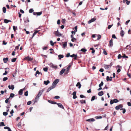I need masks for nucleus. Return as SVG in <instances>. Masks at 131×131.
<instances>
[{
  "label": "nucleus",
  "mask_w": 131,
  "mask_h": 131,
  "mask_svg": "<svg viewBox=\"0 0 131 131\" xmlns=\"http://www.w3.org/2000/svg\"><path fill=\"white\" fill-rule=\"evenodd\" d=\"M59 81V80L57 79L55 80L53 82L52 84V86L54 88H55L56 87V85L58 83Z\"/></svg>",
  "instance_id": "nucleus-1"
},
{
  "label": "nucleus",
  "mask_w": 131,
  "mask_h": 131,
  "mask_svg": "<svg viewBox=\"0 0 131 131\" xmlns=\"http://www.w3.org/2000/svg\"><path fill=\"white\" fill-rule=\"evenodd\" d=\"M112 65V64L111 63L110 65H108L107 64H104V67L105 69H107L109 68H111Z\"/></svg>",
  "instance_id": "nucleus-2"
},
{
  "label": "nucleus",
  "mask_w": 131,
  "mask_h": 131,
  "mask_svg": "<svg viewBox=\"0 0 131 131\" xmlns=\"http://www.w3.org/2000/svg\"><path fill=\"white\" fill-rule=\"evenodd\" d=\"M44 91V89H42V90H40L39 92L36 96L39 97L42 95Z\"/></svg>",
  "instance_id": "nucleus-3"
},
{
  "label": "nucleus",
  "mask_w": 131,
  "mask_h": 131,
  "mask_svg": "<svg viewBox=\"0 0 131 131\" xmlns=\"http://www.w3.org/2000/svg\"><path fill=\"white\" fill-rule=\"evenodd\" d=\"M53 34H55V36H56L57 37H60L61 36L62 34H61L59 32H58V33H56V32H54Z\"/></svg>",
  "instance_id": "nucleus-4"
},
{
  "label": "nucleus",
  "mask_w": 131,
  "mask_h": 131,
  "mask_svg": "<svg viewBox=\"0 0 131 131\" xmlns=\"http://www.w3.org/2000/svg\"><path fill=\"white\" fill-rule=\"evenodd\" d=\"M49 66L50 67L55 69H56L57 68V66L56 65H54L52 63H50L49 64Z\"/></svg>",
  "instance_id": "nucleus-5"
},
{
  "label": "nucleus",
  "mask_w": 131,
  "mask_h": 131,
  "mask_svg": "<svg viewBox=\"0 0 131 131\" xmlns=\"http://www.w3.org/2000/svg\"><path fill=\"white\" fill-rule=\"evenodd\" d=\"M123 106L122 104H120L119 105L116 106L115 107V109L116 110H118L121 108H122Z\"/></svg>",
  "instance_id": "nucleus-6"
},
{
  "label": "nucleus",
  "mask_w": 131,
  "mask_h": 131,
  "mask_svg": "<svg viewBox=\"0 0 131 131\" xmlns=\"http://www.w3.org/2000/svg\"><path fill=\"white\" fill-rule=\"evenodd\" d=\"M56 104L58 105V107H60V108H62L63 109H64V108L63 107V105L62 104L60 103H57Z\"/></svg>",
  "instance_id": "nucleus-7"
},
{
  "label": "nucleus",
  "mask_w": 131,
  "mask_h": 131,
  "mask_svg": "<svg viewBox=\"0 0 131 131\" xmlns=\"http://www.w3.org/2000/svg\"><path fill=\"white\" fill-rule=\"evenodd\" d=\"M25 88L21 89L19 90L18 92V94L19 95H22L23 93V91L24 90Z\"/></svg>",
  "instance_id": "nucleus-8"
},
{
  "label": "nucleus",
  "mask_w": 131,
  "mask_h": 131,
  "mask_svg": "<svg viewBox=\"0 0 131 131\" xmlns=\"http://www.w3.org/2000/svg\"><path fill=\"white\" fill-rule=\"evenodd\" d=\"M25 59L29 61H31L33 60V58L30 57L29 56H27L26 57H25Z\"/></svg>",
  "instance_id": "nucleus-9"
},
{
  "label": "nucleus",
  "mask_w": 131,
  "mask_h": 131,
  "mask_svg": "<svg viewBox=\"0 0 131 131\" xmlns=\"http://www.w3.org/2000/svg\"><path fill=\"white\" fill-rule=\"evenodd\" d=\"M76 93L75 91L73 93L72 95L73 96V98L74 99H76L77 97V96L76 95Z\"/></svg>",
  "instance_id": "nucleus-10"
},
{
  "label": "nucleus",
  "mask_w": 131,
  "mask_h": 131,
  "mask_svg": "<svg viewBox=\"0 0 131 131\" xmlns=\"http://www.w3.org/2000/svg\"><path fill=\"white\" fill-rule=\"evenodd\" d=\"M39 97L36 96L34 101V103L33 104V105H34L35 103L37 102L38 101L39 99Z\"/></svg>",
  "instance_id": "nucleus-11"
},
{
  "label": "nucleus",
  "mask_w": 131,
  "mask_h": 131,
  "mask_svg": "<svg viewBox=\"0 0 131 131\" xmlns=\"http://www.w3.org/2000/svg\"><path fill=\"white\" fill-rule=\"evenodd\" d=\"M96 20V19L95 18H92L90 20H89L88 21V23L89 24L95 21Z\"/></svg>",
  "instance_id": "nucleus-12"
},
{
  "label": "nucleus",
  "mask_w": 131,
  "mask_h": 131,
  "mask_svg": "<svg viewBox=\"0 0 131 131\" xmlns=\"http://www.w3.org/2000/svg\"><path fill=\"white\" fill-rule=\"evenodd\" d=\"M121 67L119 65L117 66L116 67V69H117L118 68V69H117V72L119 73L121 71V70L119 68Z\"/></svg>",
  "instance_id": "nucleus-13"
},
{
  "label": "nucleus",
  "mask_w": 131,
  "mask_h": 131,
  "mask_svg": "<svg viewBox=\"0 0 131 131\" xmlns=\"http://www.w3.org/2000/svg\"><path fill=\"white\" fill-rule=\"evenodd\" d=\"M70 57H71L73 58V57H74V59H76L77 57V54H73L72 55H71L70 56Z\"/></svg>",
  "instance_id": "nucleus-14"
},
{
  "label": "nucleus",
  "mask_w": 131,
  "mask_h": 131,
  "mask_svg": "<svg viewBox=\"0 0 131 131\" xmlns=\"http://www.w3.org/2000/svg\"><path fill=\"white\" fill-rule=\"evenodd\" d=\"M65 70L66 69H62L60 72V75H62L64 73Z\"/></svg>",
  "instance_id": "nucleus-15"
},
{
  "label": "nucleus",
  "mask_w": 131,
  "mask_h": 131,
  "mask_svg": "<svg viewBox=\"0 0 131 131\" xmlns=\"http://www.w3.org/2000/svg\"><path fill=\"white\" fill-rule=\"evenodd\" d=\"M8 88L10 89L13 90L14 89V85H9L8 86Z\"/></svg>",
  "instance_id": "nucleus-16"
},
{
  "label": "nucleus",
  "mask_w": 131,
  "mask_h": 131,
  "mask_svg": "<svg viewBox=\"0 0 131 131\" xmlns=\"http://www.w3.org/2000/svg\"><path fill=\"white\" fill-rule=\"evenodd\" d=\"M97 99V97L95 96H93L92 97L91 99V101H93L95 99Z\"/></svg>",
  "instance_id": "nucleus-17"
},
{
  "label": "nucleus",
  "mask_w": 131,
  "mask_h": 131,
  "mask_svg": "<svg viewBox=\"0 0 131 131\" xmlns=\"http://www.w3.org/2000/svg\"><path fill=\"white\" fill-rule=\"evenodd\" d=\"M110 45L111 47H112L113 45L112 39H111L109 41Z\"/></svg>",
  "instance_id": "nucleus-18"
},
{
  "label": "nucleus",
  "mask_w": 131,
  "mask_h": 131,
  "mask_svg": "<svg viewBox=\"0 0 131 131\" xmlns=\"http://www.w3.org/2000/svg\"><path fill=\"white\" fill-rule=\"evenodd\" d=\"M95 121V119L93 118H92L91 119H88L86 120V121L88 122H94Z\"/></svg>",
  "instance_id": "nucleus-19"
},
{
  "label": "nucleus",
  "mask_w": 131,
  "mask_h": 131,
  "mask_svg": "<svg viewBox=\"0 0 131 131\" xmlns=\"http://www.w3.org/2000/svg\"><path fill=\"white\" fill-rule=\"evenodd\" d=\"M11 21L10 20L7 19H4V22L6 24L8 23L9 22H11Z\"/></svg>",
  "instance_id": "nucleus-20"
},
{
  "label": "nucleus",
  "mask_w": 131,
  "mask_h": 131,
  "mask_svg": "<svg viewBox=\"0 0 131 131\" xmlns=\"http://www.w3.org/2000/svg\"><path fill=\"white\" fill-rule=\"evenodd\" d=\"M40 74L41 75L42 74L40 72H39L37 70L36 72V74H35V75L36 77H37L38 76H37V74Z\"/></svg>",
  "instance_id": "nucleus-21"
},
{
  "label": "nucleus",
  "mask_w": 131,
  "mask_h": 131,
  "mask_svg": "<svg viewBox=\"0 0 131 131\" xmlns=\"http://www.w3.org/2000/svg\"><path fill=\"white\" fill-rule=\"evenodd\" d=\"M8 58H4L3 59V60L4 62V63H6L8 61Z\"/></svg>",
  "instance_id": "nucleus-22"
},
{
  "label": "nucleus",
  "mask_w": 131,
  "mask_h": 131,
  "mask_svg": "<svg viewBox=\"0 0 131 131\" xmlns=\"http://www.w3.org/2000/svg\"><path fill=\"white\" fill-rule=\"evenodd\" d=\"M50 83V81L49 80H48L47 81H44V83L46 85H47L48 84Z\"/></svg>",
  "instance_id": "nucleus-23"
},
{
  "label": "nucleus",
  "mask_w": 131,
  "mask_h": 131,
  "mask_svg": "<svg viewBox=\"0 0 131 131\" xmlns=\"http://www.w3.org/2000/svg\"><path fill=\"white\" fill-rule=\"evenodd\" d=\"M67 43L66 42H64V43L63 44V48H64L67 46Z\"/></svg>",
  "instance_id": "nucleus-24"
},
{
  "label": "nucleus",
  "mask_w": 131,
  "mask_h": 131,
  "mask_svg": "<svg viewBox=\"0 0 131 131\" xmlns=\"http://www.w3.org/2000/svg\"><path fill=\"white\" fill-rule=\"evenodd\" d=\"M104 94L103 92L102 91H101L98 93V95L100 96H102Z\"/></svg>",
  "instance_id": "nucleus-25"
},
{
  "label": "nucleus",
  "mask_w": 131,
  "mask_h": 131,
  "mask_svg": "<svg viewBox=\"0 0 131 131\" xmlns=\"http://www.w3.org/2000/svg\"><path fill=\"white\" fill-rule=\"evenodd\" d=\"M81 85L80 83L79 82H78L76 85V86H79L78 88L79 89H80L81 88Z\"/></svg>",
  "instance_id": "nucleus-26"
},
{
  "label": "nucleus",
  "mask_w": 131,
  "mask_h": 131,
  "mask_svg": "<svg viewBox=\"0 0 131 131\" xmlns=\"http://www.w3.org/2000/svg\"><path fill=\"white\" fill-rule=\"evenodd\" d=\"M54 87H53L52 86L49 87L47 90V92H49L51 90L54 89Z\"/></svg>",
  "instance_id": "nucleus-27"
},
{
  "label": "nucleus",
  "mask_w": 131,
  "mask_h": 131,
  "mask_svg": "<svg viewBox=\"0 0 131 131\" xmlns=\"http://www.w3.org/2000/svg\"><path fill=\"white\" fill-rule=\"evenodd\" d=\"M48 101L50 103H51L52 104H57V103H56V102H55L53 101H51L50 100H48Z\"/></svg>",
  "instance_id": "nucleus-28"
},
{
  "label": "nucleus",
  "mask_w": 131,
  "mask_h": 131,
  "mask_svg": "<svg viewBox=\"0 0 131 131\" xmlns=\"http://www.w3.org/2000/svg\"><path fill=\"white\" fill-rule=\"evenodd\" d=\"M71 65L69 64V65L68 66L67 68V69L66 72L67 73H68V72L69 71V69L71 67Z\"/></svg>",
  "instance_id": "nucleus-29"
},
{
  "label": "nucleus",
  "mask_w": 131,
  "mask_h": 131,
  "mask_svg": "<svg viewBox=\"0 0 131 131\" xmlns=\"http://www.w3.org/2000/svg\"><path fill=\"white\" fill-rule=\"evenodd\" d=\"M14 96H15V94H13V93H11L10 94V96H9V99H10V97L13 98L14 97Z\"/></svg>",
  "instance_id": "nucleus-30"
},
{
  "label": "nucleus",
  "mask_w": 131,
  "mask_h": 131,
  "mask_svg": "<svg viewBox=\"0 0 131 131\" xmlns=\"http://www.w3.org/2000/svg\"><path fill=\"white\" fill-rule=\"evenodd\" d=\"M58 57L60 60L61 58H63L64 57L61 54L59 55L58 56Z\"/></svg>",
  "instance_id": "nucleus-31"
},
{
  "label": "nucleus",
  "mask_w": 131,
  "mask_h": 131,
  "mask_svg": "<svg viewBox=\"0 0 131 131\" xmlns=\"http://www.w3.org/2000/svg\"><path fill=\"white\" fill-rule=\"evenodd\" d=\"M120 34L122 37H123L124 35V31L123 30H122L121 31Z\"/></svg>",
  "instance_id": "nucleus-32"
},
{
  "label": "nucleus",
  "mask_w": 131,
  "mask_h": 131,
  "mask_svg": "<svg viewBox=\"0 0 131 131\" xmlns=\"http://www.w3.org/2000/svg\"><path fill=\"white\" fill-rule=\"evenodd\" d=\"M102 117L101 116H97L95 117V118L97 119H101Z\"/></svg>",
  "instance_id": "nucleus-33"
},
{
  "label": "nucleus",
  "mask_w": 131,
  "mask_h": 131,
  "mask_svg": "<svg viewBox=\"0 0 131 131\" xmlns=\"http://www.w3.org/2000/svg\"><path fill=\"white\" fill-rule=\"evenodd\" d=\"M6 9L5 7H3V10L4 13H5L6 12Z\"/></svg>",
  "instance_id": "nucleus-34"
},
{
  "label": "nucleus",
  "mask_w": 131,
  "mask_h": 131,
  "mask_svg": "<svg viewBox=\"0 0 131 131\" xmlns=\"http://www.w3.org/2000/svg\"><path fill=\"white\" fill-rule=\"evenodd\" d=\"M21 123L20 122H19L17 124V126L19 128H20L21 127Z\"/></svg>",
  "instance_id": "nucleus-35"
},
{
  "label": "nucleus",
  "mask_w": 131,
  "mask_h": 131,
  "mask_svg": "<svg viewBox=\"0 0 131 131\" xmlns=\"http://www.w3.org/2000/svg\"><path fill=\"white\" fill-rule=\"evenodd\" d=\"M114 103H117L119 102L118 100L116 99H114L113 100Z\"/></svg>",
  "instance_id": "nucleus-36"
},
{
  "label": "nucleus",
  "mask_w": 131,
  "mask_h": 131,
  "mask_svg": "<svg viewBox=\"0 0 131 131\" xmlns=\"http://www.w3.org/2000/svg\"><path fill=\"white\" fill-rule=\"evenodd\" d=\"M106 80L107 81H111L112 80V79H110L109 77L107 76L106 77Z\"/></svg>",
  "instance_id": "nucleus-37"
},
{
  "label": "nucleus",
  "mask_w": 131,
  "mask_h": 131,
  "mask_svg": "<svg viewBox=\"0 0 131 131\" xmlns=\"http://www.w3.org/2000/svg\"><path fill=\"white\" fill-rule=\"evenodd\" d=\"M42 13V12H37V16H40L41 14Z\"/></svg>",
  "instance_id": "nucleus-38"
},
{
  "label": "nucleus",
  "mask_w": 131,
  "mask_h": 131,
  "mask_svg": "<svg viewBox=\"0 0 131 131\" xmlns=\"http://www.w3.org/2000/svg\"><path fill=\"white\" fill-rule=\"evenodd\" d=\"M103 82L102 81L101 83H100L99 85V86L100 87H101L103 85Z\"/></svg>",
  "instance_id": "nucleus-39"
},
{
  "label": "nucleus",
  "mask_w": 131,
  "mask_h": 131,
  "mask_svg": "<svg viewBox=\"0 0 131 131\" xmlns=\"http://www.w3.org/2000/svg\"><path fill=\"white\" fill-rule=\"evenodd\" d=\"M80 51L83 52H85L87 51V50L84 48H82L81 50Z\"/></svg>",
  "instance_id": "nucleus-40"
},
{
  "label": "nucleus",
  "mask_w": 131,
  "mask_h": 131,
  "mask_svg": "<svg viewBox=\"0 0 131 131\" xmlns=\"http://www.w3.org/2000/svg\"><path fill=\"white\" fill-rule=\"evenodd\" d=\"M16 60V58H13L11 60V61L12 62H15Z\"/></svg>",
  "instance_id": "nucleus-41"
},
{
  "label": "nucleus",
  "mask_w": 131,
  "mask_h": 131,
  "mask_svg": "<svg viewBox=\"0 0 131 131\" xmlns=\"http://www.w3.org/2000/svg\"><path fill=\"white\" fill-rule=\"evenodd\" d=\"M34 10L32 9H30L29 11V12L30 13H31L34 12Z\"/></svg>",
  "instance_id": "nucleus-42"
},
{
  "label": "nucleus",
  "mask_w": 131,
  "mask_h": 131,
  "mask_svg": "<svg viewBox=\"0 0 131 131\" xmlns=\"http://www.w3.org/2000/svg\"><path fill=\"white\" fill-rule=\"evenodd\" d=\"M3 114L4 116H6L8 114V113L6 112H3Z\"/></svg>",
  "instance_id": "nucleus-43"
},
{
  "label": "nucleus",
  "mask_w": 131,
  "mask_h": 131,
  "mask_svg": "<svg viewBox=\"0 0 131 131\" xmlns=\"http://www.w3.org/2000/svg\"><path fill=\"white\" fill-rule=\"evenodd\" d=\"M80 102L82 103H86L85 101V100H81L80 101Z\"/></svg>",
  "instance_id": "nucleus-44"
},
{
  "label": "nucleus",
  "mask_w": 131,
  "mask_h": 131,
  "mask_svg": "<svg viewBox=\"0 0 131 131\" xmlns=\"http://www.w3.org/2000/svg\"><path fill=\"white\" fill-rule=\"evenodd\" d=\"M9 98L5 100V102L6 103H7L8 102V101L9 100Z\"/></svg>",
  "instance_id": "nucleus-45"
},
{
  "label": "nucleus",
  "mask_w": 131,
  "mask_h": 131,
  "mask_svg": "<svg viewBox=\"0 0 131 131\" xmlns=\"http://www.w3.org/2000/svg\"><path fill=\"white\" fill-rule=\"evenodd\" d=\"M14 113V110H12L10 112V113L11 114V116H13V113Z\"/></svg>",
  "instance_id": "nucleus-46"
},
{
  "label": "nucleus",
  "mask_w": 131,
  "mask_h": 131,
  "mask_svg": "<svg viewBox=\"0 0 131 131\" xmlns=\"http://www.w3.org/2000/svg\"><path fill=\"white\" fill-rule=\"evenodd\" d=\"M50 45L52 46H53L54 45V43L53 42V41L52 40L50 41Z\"/></svg>",
  "instance_id": "nucleus-47"
},
{
  "label": "nucleus",
  "mask_w": 131,
  "mask_h": 131,
  "mask_svg": "<svg viewBox=\"0 0 131 131\" xmlns=\"http://www.w3.org/2000/svg\"><path fill=\"white\" fill-rule=\"evenodd\" d=\"M113 25L112 24L111 25H109L108 27V29H110L113 26Z\"/></svg>",
  "instance_id": "nucleus-48"
},
{
  "label": "nucleus",
  "mask_w": 131,
  "mask_h": 131,
  "mask_svg": "<svg viewBox=\"0 0 131 131\" xmlns=\"http://www.w3.org/2000/svg\"><path fill=\"white\" fill-rule=\"evenodd\" d=\"M25 95L27 96L28 95V91H27L25 92L24 93Z\"/></svg>",
  "instance_id": "nucleus-49"
},
{
  "label": "nucleus",
  "mask_w": 131,
  "mask_h": 131,
  "mask_svg": "<svg viewBox=\"0 0 131 131\" xmlns=\"http://www.w3.org/2000/svg\"><path fill=\"white\" fill-rule=\"evenodd\" d=\"M8 79V78L7 77H5L3 79V81H5L6 80H7Z\"/></svg>",
  "instance_id": "nucleus-50"
},
{
  "label": "nucleus",
  "mask_w": 131,
  "mask_h": 131,
  "mask_svg": "<svg viewBox=\"0 0 131 131\" xmlns=\"http://www.w3.org/2000/svg\"><path fill=\"white\" fill-rule=\"evenodd\" d=\"M101 36L100 35H99L97 36V40H98L101 38Z\"/></svg>",
  "instance_id": "nucleus-51"
},
{
  "label": "nucleus",
  "mask_w": 131,
  "mask_h": 131,
  "mask_svg": "<svg viewBox=\"0 0 131 131\" xmlns=\"http://www.w3.org/2000/svg\"><path fill=\"white\" fill-rule=\"evenodd\" d=\"M76 39L74 38H72L71 41L72 42H74L76 40Z\"/></svg>",
  "instance_id": "nucleus-52"
},
{
  "label": "nucleus",
  "mask_w": 131,
  "mask_h": 131,
  "mask_svg": "<svg viewBox=\"0 0 131 131\" xmlns=\"http://www.w3.org/2000/svg\"><path fill=\"white\" fill-rule=\"evenodd\" d=\"M80 97L82 98H85V97L83 95H80Z\"/></svg>",
  "instance_id": "nucleus-53"
},
{
  "label": "nucleus",
  "mask_w": 131,
  "mask_h": 131,
  "mask_svg": "<svg viewBox=\"0 0 131 131\" xmlns=\"http://www.w3.org/2000/svg\"><path fill=\"white\" fill-rule=\"evenodd\" d=\"M13 28L14 31L16 30V29H17V28H16L15 26H13Z\"/></svg>",
  "instance_id": "nucleus-54"
},
{
  "label": "nucleus",
  "mask_w": 131,
  "mask_h": 131,
  "mask_svg": "<svg viewBox=\"0 0 131 131\" xmlns=\"http://www.w3.org/2000/svg\"><path fill=\"white\" fill-rule=\"evenodd\" d=\"M31 101H29L27 102V104L28 105H30V104H31Z\"/></svg>",
  "instance_id": "nucleus-55"
},
{
  "label": "nucleus",
  "mask_w": 131,
  "mask_h": 131,
  "mask_svg": "<svg viewBox=\"0 0 131 131\" xmlns=\"http://www.w3.org/2000/svg\"><path fill=\"white\" fill-rule=\"evenodd\" d=\"M1 125H0V126H5V125L4 124V123L3 122H1Z\"/></svg>",
  "instance_id": "nucleus-56"
},
{
  "label": "nucleus",
  "mask_w": 131,
  "mask_h": 131,
  "mask_svg": "<svg viewBox=\"0 0 131 131\" xmlns=\"http://www.w3.org/2000/svg\"><path fill=\"white\" fill-rule=\"evenodd\" d=\"M48 69V68L46 67L45 68L43 69V70L45 72L47 71Z\"/></svg>",
  "instance_id": "nucleus-57"
},
{
  "label": "nucleus",
  "mask_w": 131,
  "mask_h": 131,
  "mask_svg": "<svg viewBox=\"0 0 131 131\" xmlns=\"http://www.w3.org/2000/svg\"><path fill=\"white\" fill-rule=\"evenodd\" d=\"M112 37L113 38H115V39H116V36H115V35L114 34H113V35H112Z\"/></svg>",
  "instance_id": "nucleus-58"
},
{
  "label": "nucleus",
  "mask_w": 131,
  "mask_h": 131,
  "mask_svg": "<svg viewBox=\"0 0 131 131\" xmlns=\"http://www.w3.org/2000/svg\"><path fill=\"white\" fill-rule=\"evenodd\" d=\"M60 98V97L58 96H56L54 97V98L55 99H58Z\"/></svg>",
  "instance_id": "nucleus-59"
},
{
  "label": "nucleus",
  "mask_w": 131,
  "mask_h": 131,
  "mask_svg": "<svg viewBox=\"0 0 131 131\" xmlns=\"http://www.w3.org/2000/svg\"><path fill=\"white\" fill-rule=\"evenodd\" d=\"M108 124L107 125V126L104 129V130H107L108 129Z\"/></svg>",
  "instance_id": "nucleus-60"
},
{
  "label": "nucleus",
  "mask_w": 131,
  "mask_h": 131,
  "mask_svg": "<svg viewBox=\"0 0 131 131\" xmlns=\"http://www.w3.org/2000/svg\"><path fill=\"white\" fill-rule=\"evenodd\" d=\"M114 102L113 101V100H111L110 101V104L112 105V104H113L114 103Z\"/></svg>",
  "instance_id": "nucleus-61"
},
{
  "label": "nucleus",
  "mask_w": 131,
  "mask_h": 131,
  "mask_svg": "<svg viewBox=\"0 0 131 131\" xmlns=\"http://www.w3.org/2000/svg\"><path fill=\"white\" fill-rule=\"evenodd\" d=\"M122 56L120 54H119L118 56V59L121 58L122 57Z\"/></svg>",
  "instance_id": "nucleus-62"
},
{
  "label": "nucleus",
  "mask_w": 131,
  "mask_h": 131,
  "mask_svg": "<svg viewBox=\"0 0 131 131\" xmlns=\"http://www.w3.org/2000/svg\"><path fill=\"white\" fill-rule=\"evenodd\" d=\"M130 2V1H127V2H126V3L127 5H129Z\"/></svg>",
  "instance_id": "nucleus-63"
},
{
  "label": "nucleus",
  "mask_w": 131,
  "mask_h": 131,
  "mask_svg": "<svg viewBox=\"0 0 131 131\" xmlns=\"http://www.w3.org/2000/svg\"><path fill=\"white\" fill-rule=\"evenodd\" d=\"M127 104L129 106H131V103L130 102H128L127 103Z\"/></svg>",
  "instance_id": "nucleus-64"
}]
</instances>
